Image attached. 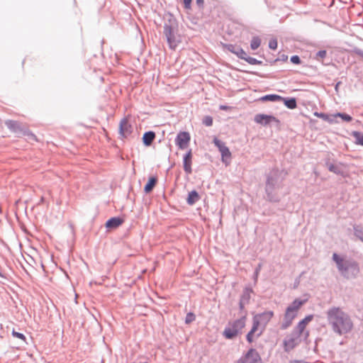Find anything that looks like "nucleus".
<instances>
[{"label":"nucleus","mask_w":363,"mask_h":363,"mask_svg":"<svg viewBox=\"0 0 363 363\" xmlns=\"http://www.w3.org/2000/svg\"><path fill=\"white\" fill-rule=\"evenodd\" d=\"M328 319L335 333L344 335L350 332L353 323L350 316L340 308H332L328 312Z\"/></svg>","instance_id":"f257e3e1"},{"label":"nucleus","mask_w":363,"mask_h":363,"mask_svg":"<svg viewBox=\"0 0 363 363\" xmlns=\"http://www.w3.org/2000/svg\"><path fill=\"white\" fill-rule=\"evenodd\" d=\"M313 318V315H307L297 324L294 330L286 337L284 342L286 351H290L298 345L301 342L302 336L304 337L305 339L308 337L309 332L306 330V328Z\"/></svg>","instance_id":"f03ea898"},{"label":"nucleus","mask_w":363,"mask_h":363,"mask_svg":"<svg viewBox=\"0 0 363 363\" xmlns=\"http://www.w3.org/2000/svg\"><path fill=\"white\" fill-rule=\"evenodd\" d=\"M246 317H242L233 322H230L228 325L223 330V335L226 339H233L238 336L245 327Z\"/></svg>","instance_id":"7ed1b4c3"},{"label":"nucleus","mask_w":363,"mask_h":363,"mask_svg":"<svg viewBox=\"0 0 363 363\" xmlns=\"http://www.w3.org/2000/svg\"><path fill=\"white\" fill-rule=\"evenodd\" d=\"M306 302V300L296 298L286 308L284 314L285 323L283 325L284 328H286L292 323L294 319L297 316L299 309Z\"/></svg>","instance_id":"20e7f679"},{"label":"nucleus","mask_w":363,"mask_h":363,"mask_svg":"<svg viewBox=\"0 0 363 363\" xmlns=\"http://www.w3.org/2000/svg\"><path fill=\"white\" fill-rule=\"evenodd\" d=\"M264 330V327L259 324L257 320L253 319L252 328L246 336L247 340L250 343L254 342L255 339L258 338L259 336L262 335Z\"/></svg>","instance_id":"39448f33"},{"label":"nucleus","mask_w":363,"mask_h":363,"mask_svg":"<svg viewBox=\"0 0 363 363\" xmlns=\"http://www.w3.org/2000/svg\"><path fill=\"white\" fill-rule=\"evenodd\" d=\"M213 143L219 149V151L222 156V161L225 164H228L231 159V152L229 150V148L227 146H225V145L223 142H221L216 138H214Z\"/></svg>","instance_id":"423d86ee"},{"label":"nucleus","mask_w":363,"mask_h":363,"mask_svg":"<svg viewBox=\"0 0 363 363\" xmlns=\"http://www.w3.org/2000/svg\"><path fill=\"white\" fill-rule=\"evenodd\" d=\"M261 361V358L258 352L250 349L248 352L241 358L237 363H258Z\"/></svg>","instance_id":"0eeeda50"},{"label":"nucleus","mask_w":363,"mask_h":363,"mask_svg":"<svg viewBox=\"0 0 363 363\" xmlns=\"http://www.w3.org/2000/svg\"><path fill=\"white\" fill-rule=\"evenodd\" d=\"M190 140V134L188 132L183 131L178 133L175 143L180 149L184 150L188 147Z\"/></svg>","instance_id":"6e6552de"},{"label":"nucleus","mask_w":363,"mask_h":363,"mask_svg":"<svg viewBox=\"0 0 363 363\" xmlns=\"http://www.w3.org/2000/svg\"><path fill=\"white\" fill-rule=\"evenodd\" d=\"M273 316L274 312L269 311L260 314L255 315L253 317V319L257 320L258 323L260 324L265 329L266 325L271 320Z\"/></svg>","instance_id":"1a4fd4ad"},{"label":"nucleus","mask_w":363,"mask_h":363,"mask_svg":"<svg viewBox=\"0 0 363 363\" xmlns=\"http://www.w3.org/2000/svg\"><path fill=\"white\" fill-rule=\"evenodd\" d=\"M119 133L123 138H126L132 133V126L127 118H123L121 121Z\"/></svg>","instance_id":"9d476101"},{"label":"nucleus","mask_w":363,"mask_h":363,"mask_svg":"<svg viewBox=\"0 0 363 363\" xmlns=\"http://www.w3.org/2000/svg\"><path fill=\"white\" fill-rule=\"evenodd\" d=\"M255 121L257 123L267 125L272 122H278L279 121L272 116L265 114H257L255 116Z\"/></svg>","instance_id":"9b49d317"},{"label":"nucleus","mask_w":363,"mask_h":363,"mask_svg":"<svg viewBox=\"0 0 363 363\" xmlns=\"http://www.w3.org/2000/svg\"><path fill=\"white\" fill-rule=\"evenodd\" d=\"M164 33L167 38L169 47L171 48H175L177 46V43L175 41V38L172 27L169 26H164Z\"/></svg>","instance_id":"f8f14e48"},{"label":"nucleus","mask_w":363,"mask_h":363,"mask_svg":"<svg viewBox=\"0 0 363 363\" xmlns=\"http://www.w3.org/2000/svg\"><path fill=\"white\" fill-rule=\"evenodd\" d=\"M333 260L335 262L338 269L341 272H345L347 269L348 263L342 258L340 257L336 253L333 255Z\"/></svg>","instance_id":"ddd939ff"},{"label":"nucleus","mask_w":363,"mask_h":363,"mask_svg":"<svg viewBox=\"0 0 363 363\" xmlns=\"http://www.w3.org/2000/svg\"><path fill=\"white\" fill-rule=\"evenodd\" d=\"M191 151L189 150L184 157V169L186 173H191Z\"/></svg>","instance_id":"4468645a"},{"label":"nucleus","mask_w":363,"mask_h":363,"mask_svg":"<svg viewBox=\"0 0 363 363\" xmlns=\"http://www.w3.org/2000/svg\"><path fill=\"white\" fill-rule=\"evenodd\" d=\"M123 220L118 217L111 218L108 220L106 223V227L108 228H116L123 224Z\"/></svg>","instance_id":"2eb2a0df"},{"label":"nucleus","mask_w":363,"mask_h":363,"mask_svg":"<svg viewBox=\"0 0 363 363\" xmlns=\"http://www.w3.org/2000/svg\"><path fill=\"white\" fill-rule=\"evenodd\" d=\"M155 138V133L153 131L145 133L143 136V142L145 145L150 146Z\"/></svg>","instance_id":"dca6fc26"},{"label":"nucleus","mask_w":363,"mask_h":363,"mask_svg":"<svg viewBox=\"0 0 363 363\" xmlns=\"http://www.w3.org/2000/svg\"><path fill=\"white\" fill-rule=\"evenodd\" d=\"M200 199V196L197 191H191L189 193L188 197L186 199V202L189 205L194 204L196 201Z\"/></svg>","instance_id":"f3484780"},{"label":"nucleus","mask_w":363,"mask_h":363,"mask_svg":"<svg viewBox=\"0 0 363 363\" xmlns=\"http://www.w3.org/2000/svg\"><path fill=\"white\" fill-rule=\"evenodd\" d=\"M157 183V179L155 177H151L149 179L147 183L144 187L145 193H150L155 187Z\"/></svg>","instance_id":"a211bd4d"},{"label":"nucleus","mask_w":363,"mask_h":363,"mask_svg":"<svg viewBox=\"0 0 363 363\" xmlns=\"http://www.w3.org/2000/svg\"><path fill=\"white\" fill-rule=\"evenodd\" d=\"M283 98L281 96L277 94H269L265 95L261 97L260 100L262 101H282Z\"/></svg>","instance_id":"6ab92c4d"},{"label":"nucleus","mask_w":363,"mask_h":363,"mask_svg":"<svg viewBox=\"0 0 363 363\" xmlns=\"http://www.w3.org/2000/svg\"><path fill=\"white\" fill-rule=\"evenodd\" d=\"M284 102V104L286 106H287L289 108L294 109L296 107V101L295 99H282Z\"/></svg>","instance_id":"aec40b11"},{"label":"nucleus","mask_w":363,"mask_h":363,"mask_svg":"<svg viewBox=\"0 0 363 363\" xmlns=\"http://www.w3.org/2000/svg\"><path fill=\"white\" fill-rule=\"evenodd\" d=\"M260 44H261V40L259 39V38L254 37L251 40L250 48L252 50H255L260 46Z\"/></svg>","instance_id":"412c9836"},{"label":"nucleus","mask_w":363,"mask_h":363,"mask_svg":"<svg viewBox=\"0 0 363 363\" xmlns=\"http://www.w3.org/2000/svg\"><path fill=\"white\" fill-rule=\"evenodd\" d=\"M352 135L356 140V144L363 146V133L355 131L353 132Z\"/></svg>","instance_id":"4be33fe9"},{"label":"nucleus","mask_w":363,"mask_h":363,"mask_svg":"<svg viewBox=\"0 0 363 363\" xmlns=\"http://www.w3.org/2000/svg\"><path fill=\"white\" fill-rule=\"evenodd\" d=\"M236 55L242 60H245L247 55V53L240 48L237 49Z\"/></svg>","instance_id":"5701e85b"},{"label":"nucleus","mask_w":363,"mask_h":363,"mask_svg":"<svg viewBox=\"0 0 363 363\" xmlns=\"http://www.w3.org/2000/svg\"><path fill=\"white\" fill-rule=\"evenodd\" d=\"M12 335L14 337L18 338V339L23 340V342H26V336L23 334L18 333V332H16V331H15L13 330L12 331Z\"/></svg>","instance_id":"b1692460"},{"label":"nucleus","mask_w":363,"mask_h":363,"mask_svg":"<svg viewBox=\"0 0 363 363\" xmlns=\"http://www.w3.org/2000/svg\"><path fill=\"white\" fill-rule=\"evenodd\" d=\"M203 123L206 126H211L213 125V118L211 116H205L203 119Z\"/></svg>","instance_id":"393cba45"},{"label":"nucleus","mask_w":363,"mask_h":363,"mask_svg":"<svg viewBox=\"0 0 363 363\" xmlns=\"http://www.w3.org/2000/svg\"><path fill=\"white\" fill-rule=\"evenodd\" d=\"M6 123L9 128L13 129V130H16V128L19 126L17 122L13 121H9Z\"/></svg>","instance_id":"a878e982"},{"label":"nucleus","mask_w":363,"mask_h":363,"mask_svg":"<svg viewBox=\"0 0 363 363\" xmlns=\"http://www.w3.org/2000/svg\"><path fill=\"white\" fill-rule=\"evenodd\" d=\"M335 116H338V117H340L342 118L344 121H352V117L349 115H347L345 113H337Z\"/></svg>","instance_id":"bb28decb"},{"label":"nucleus","mask_w":363,"mask_h":363,"mask_svg":"<svg viewBox=\"0 0 363 363\" xmlns=\"http://www.w3.org/2000/svg\"><path fill=\"white\" fill-rule=\"evenodd\" d=\"M245 61H247L250 65H257L260 63L258 60H257L255 58L251 57H246Z\"/></svg>","instance_id":"cd10ccee"},{"label":"nucleus","mask_w":363,"mask_h":363,"mask_svg":"<svg viewBox=\"0 0 363 363\" xmlns=\"http://www.w3.org/2000/svg\"><path fill=\"white\" fill-rule=\"evenodd\" d=\"M195 320V315L192 313H189L186 315L185 322L186 323H190Z\"/></svg>","instance_id":"c85d7f7f"},{"label":"nucleus","mask_w":363,"mask_h":363,"mask_svg":"<svg viewBox=\"0 0 363 363\" xmlns=\"http://www.w3.org/2000/svg\"><path fill=\"white\" fill-rule=\"evenodd\" d=\"M225 48H226V49H227L228 51H230V52H233V53H234L235 55H236L237 49H238V48H236L235 45H231V44H230V45H225Z\"/></svg>","instance_id":"c756f323"},{"label":"nucleus","mask_w":363,"mask_h":363,"mask_svg":"<svg viewBox=\"0 0 363 363\" xmlns=\"http://www.w3.org/2000/svg\"><path fill=\"white\" fill-rule=\"evenodd\" d=\"M326 56V51L325 50H320L316 54V59L317 60H323Z\"/></svg>","instance_id":"7c9ffc66"},{"label":"nucleus","mask_w":363,"mask_h":363,"mask_svg":"<svg viewBox=\"0 0 363 363\" xmlns=\"http://www.w3.org/2000/svg\"><path fill=\"white\" fill-rule=\"evenodd\" d=\"M355 233L363 241V225L359 229L355 230Z\"/></svg>","instance_id":"2f4dec72"},{"label":"nucleus","mask_w":363,"mask_h":363,"mask_svg":"<svg viewBox=\"0 0 363 363\" xmlns=\"http://www.w3.org/2000/svg\"><path fill=\"white\" fill-rule=\"evenodd\" d=\"M269 47L272 50H276L277 48V41L276 40H271L269 43Z\"/></svg>","instance_id":"473e14b6"},{"label":"nucleus","mask_w":363,"mask_h":363,"mask_svg":"<svg viewBox=\"0 0 363 363\" xmlns=\"http://www.w3.org/2000/svg\"><path fill=\"white\" fill-rule=\"evenodd\" d=\"M291 62L294 64L298 65L301 63V60L298 56L294 55L291 57Z\"/></svg>","instance_id":"72a5a7b5"},{"label":"nucleus","mask_w":363,"mask_h":363,"mask_svg":"<svg viewBox=\"0 0 363 363\" xmlns=\"http://www.w3.org/2000/svg\"><path fill=\"white\" fill-rule=\"evenodd\" d=\"M328 169L332 172H334V173H336V174L339 173L337 167L335 164H330L329 167H328Z\"/></svg>","instance_id":"f704fd0d"},{"label":"nucleus","mask_w":363,"mask_h":363,"mask_svg":"<svg viewBox=\"0 0 363 363\" xmlns=\"http://www.w3.org/2000/svg\"><path fill=\"white\" fill-rule=\"evenodd\" d=\"M27 135H28L29 139L33 140L35 141L38 140L36 136L34 134H33L31 133H28Z\"/></svg>","instance_id":"c9c22d12"},{"label":"nucleus","mask_w":363,"mask_h":363,"mask_svg":"<svg viewBox=\"0 0 363 363\" xmlns=\"http://www.w3.org/2000/svg\"><path fill=\"white\" fill-rule=\"evenodd\" d=\"M191 0H184L185 7L189 9L191 5Z\"/></svg>","instance_id":"e433bc0d"},{"label":"nucleus","mask_w":363,"mask_h":363,"mask_svg":"<svg viewBox=\"0 0 363 363\" xmlns=\"http://www.w3.org/2000/svg\"><path fill=\"white\" fill-rule=\"evenodd\" d=\"M220 109L221 110H229L230 109V107L227 106H220Z\"/></svg>","instance_id":"4c0bfd02"},{"label":"nucleus","mask_w":363,"mask_h":363,"mask_svg":"<svg viewBox=\"0 0 363 363\" xmlns=\"http://www.w3.org/2000/svg\"><path fill=\"white\" fill-rule=\"evenodd\" d=\"M196 1L199 4H202L203 3V0H196Z\"/></svg>","instance_id":"58836bf2"}]
</instances>
